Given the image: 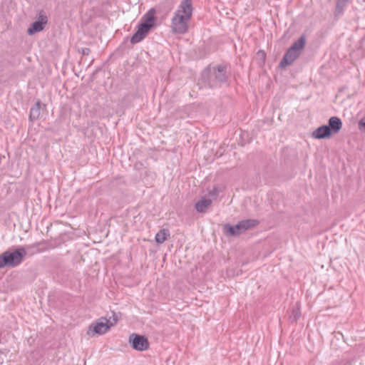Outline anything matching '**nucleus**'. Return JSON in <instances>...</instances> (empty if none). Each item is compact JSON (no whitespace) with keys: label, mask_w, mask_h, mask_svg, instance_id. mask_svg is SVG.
<instances>
[{"label":"nucleus","mask_w":365,"mask_h":365,"mask_svg":"<svg viewBox=\"0 0 365 365\" xmlns=\"http://www.w3.org/2000/svg\"><path fill=\"white\" fill-rule=\"evenodd\" d=\"M327 125L331 129L332 134L338 133L342 128V121L339 118L332 116L329 119Z\"/></svg>","instance_id":"obj_10"},{"label":"nucleus","mask_w":365,"mask_h":365,"mask_svg":"<svg viewBox=\"0 0 365 365\" xmlns=\"http://www.w3.org/2000/svg\"><path fill=\"white\" fill-rule=\"evenodd\" d=\"M155 9L151 8L142 17L141 23L138 25L137 31L130 38L131 43H138L146 37L149 31L155 26Z\"/></svg>","instance_id":"obj_2"},{"label":"nucleus","mask_w":365,"mask_h":365,"mask_svg":"<svg viewBox=\"0 0 365 365\" xmlns=\"http://www.w3.org/2000/svg\"><path fill=\"white\" fill-rule=\"evenodd\" d=\"M128 342L131 347L136 351H143L149 348V341L143 335L133 333L129 336Z\"/></svg>","instance_id":"obj_7"},{"label":"nucleus","mask_w":365,"mask_h":365,"mask_svg":"<svg viewBox=\"0 0 365 365\" xmlns=\"http://www.w3.org/2000/svg\"><path fill=\"white\" fill-rule=\"evenodd\" d=\"M227 232L230 235H232V236L238 235L237 232L235 230V226L228 225Z\"/></svg>","instance_id":"obj_20"},{"label":"nucleus","mask_w":365,"mask_h":365,"mask_svg":"<svg viewBox=\"0 0 365 365\" xmlns=\"http://www.w3.org/2000/svg\"><path fill=\"white\" fill-rule=\"evenodd\" d=\"M27 255L24 247L20 246L14 250H6L0 255V269L8 267L11 268L19 266Z\"/></svg>","instance_id":"obj_3"},{"label":"nucleus","mask_w":365,"mask_h":365,"mask_svg":"<svg viewBox=\"0 0 365 365\" xmlns=\"http://www.w3.org/2000/svg\"><path fill=\"white\" fill-rule=\"evenodd\" d=\"M332 135L331 129L327 125H323L314 130L312 134V138L315 139L329 138Z\"/></svg>","instance_id":"obj_9"},{"label":"nucleus","mask_w":365,"mask_h":365,"mask_svg":"<svg viewBox=\"0 0 365 365\" xmlns=\"http://www.w3.org/2000/svg\"><path fill=\"white\" fill-rule=\"evenodd\" d=\"M116 322L117 319H114V322H111L106 318H101L88 327L87 334L91 336H93L96 334H104Z\"/></svg>","instance_id":"obj_5"},{"label":"nucleus","mask_w":365,"mask_h":365,"mask_svg":"<svg viewBox=\"0 0 365 365\" xmlns=\"http://www.w3.org/2000/svg\"><path fill=\"white\" fill-rule=\"evenodd\" d=\"M300 317V311L298 308L293 309L291 318L296 322Z\"/></svg>","instance_id":"obj_18"},{"label":"nucleus","mask_w":365,"mask_h":365,"mask_svg":"<svg viewBox=\"0 0 365 365\" xmlns=\"http://www.w3.org/2000/svg\"><path fill=\"white\" fill-rule=\"evenodd\" d=\"M349 0H337L334 14L339 16L343 14L344 8Z\"/></svg>","instance_id":"obj_16"},{"label":"nucleus","mask_w":365,"mask_h":365,"mask_svg":"<svg viewBox=\"0 0 365 365\" xmlns=\"http://www.w3.org/2000/svg\"><path fill=\"white\" fill-rule=\"evenodd\" d=\"M240 223L241 225V227H242V231L245 232L246 230L257 226L259 222L257 220L248 219L242 220Z\"/></svg>","instance_id":"obj_15"},{"label":"nucleus","mask_w":365,"mask_h":365,"mask_svg":"<svg viewBox=\"0 0 365 365\" xmlns=\"http://www.w3.org/2000/svg\"><path fill=\"white\" fill-rule=\"evenodd\" d=\"M91 51L89 48H82L81 49V53L84 56H88L91 53Z\"/></svg>","instance_id":"obj_23"},{"label":"nucleus","mask_w":365,"mask_h":365,"mask_svg":"<svg viewBox=\"0 0 365 365\" xmlns=\"http://www.w3.org/2000/svg\"><path fill=\"white\" fill-rule=\"evenodd\" d=\"M306 43V38L302 35L297 41L287 49L284 56L279 62V66L281 68H285L288 66L292 65L295 60L300 56L302 49Z\"/></svg>","instance_id":"obj_4"},{"label":"nucleus","mask_w":365,"mask_h":365,"mask_svg":"<svg viewBox=\"0 0 365 365\" xmlns=\"http://www.w3.org/2000/svg\"><path fill=\"white\" fill-rule=\"evenodd\" d=\"M41 102L38 100L30 109L29 120L31 122L36 120L41 114Z\"/></svg>","instance_id":"obj_12"},{"label":"nucleus","mask_w":365,"mask_h":365,"mask_svg":"<svg viewBox=\"0 0 365 365\" xmlns=\"http://www.w3.org/2000/svg\"><path fill=\"white\" fill-rule=\"evenodd\" d=\"M170 236V232L166 229H161L160 231L155 235V241L158 244L163 243L168 237Z\"/></svg>","instance_id":"obj_14"},{"label":"nucleus","mask_w":365,"mask_h":365,"mask_svg":"<svg viewBox=\"0 0 365 365\" xmlns=\"http://www.w3.org/2000/svg\"><path fill=\"white\" fill-rule=\"evenodd\" d=\"M227 80V66L225 64H220L209 67L207 71L203 73L202 82L205 87L214 89L220 88Z\"/></svg>","instance_id":"obj_1"},{"label":"nucleus","mask_w":365,"mask_h":365,"mask_svg":"<svg viewBox=\"0 0 365 365\" xmlns=\"http://www.w3.org/2000/svg\"><path fill=\"white\" fill-rule=\"evenodd\" d=\"M221 190H219L218 187L215 186L209 192V195L212 197H217Z\"/></svg>","instance_id":"obj_19"},{"label":"nucleus","mask_w":365,"mask_h":365,"mask_svg":"<svg viewBox=\"0 0 365 365\" xmlns=\"http://www.w3.org/2000/svg\"><path fill=\"white\" fill-rule=\"evenodd\" d=\"M359 128L361 131L365 132V116L359 120Z\"/></svg>","instance_id":"obj_21"},{"label":"nucleus","mask_w":365,"mask_h":365,"mask_svg":"<svg viewBox=\"0 0 365 365\" xmlns=\"http://www.w3.org/2000/svg\"><path fill=\"white\" fill-rule=\"evenodd\" d=\"M190 19L186 18L179 13H176L172 19V31L173 33L183 34L188 30L187 21Z\"/></svg>","instance_id":"obj_6"},{"label":"nucleus","mask_w":365,"mask_h":365,"mask_svg":"<svg viewBox=\"0 0 365 365\" xmlns=\"http://www.w3.org/2000/svg\"><path fill=\"white\" fill-rule=\"evenodd\" d=\"M46 244L45 241L34 243L26 246L28 250H34V252H41L45 251V247H41V246Z\"/></svg>","instance_id":"obj_17"},{"label":"nucleus","mask_w":365,"mask_h":365,"mask_svg":"<svg viewBox=\"0 0 365 365\" xmlns=\"http://www.w3.org/2000/svg\"><path fill=\"white\" fill-rule=\"evenodd\" d=\"M234 226H235V230L237 232L238 235L244 232V231H242V227H241V225H240V222Z\"/></svg>","instance_id":"obj_22"},{"label":"nucleus","mask_w":365,"mask_h":365,"mask_svg":"<svg viewBox=\"0 0 365 365\" xmlns=\"http://www.w3.org/2000/svg\"><path fill=\"white\" fill-rule=\"evenodd\" d=\"M211 204L212 200L210 199H202L195 203V207L197 212H205Z\"/></svg>","instance_id":"obj_13"},{"label":"nucleus","mask_w":365,"mask_h":365,"mask_svg":"<svg viewBox=\"0 0 365 365\" xmlns=\"http://www.w3.org/2000/svg\"><path fill=\"white\" fill-rule=\"evenodd\" d=\"M180 10L178 13L182 12L184 16L190 19L192 13V5L191 0H182L180 5Z\"/></svg>","instance_id":"obj_11"},{"label":"nucleus","mask_w":365,"mask_h":365,"mask_svg":"<svg viewBox=\"0 0 365 365\" xmlns=\"http://www.w3.org/2000/svg\"><path fill=\"white\" fill-rule=\"evenodd\" d=\"M47 16L39 15L38 19L33 22L27 30L29 35H33L37 32L41 31L44 29V25L47 23Z\"/></svg>","instance_id":"obj_8"}]
</instances>
